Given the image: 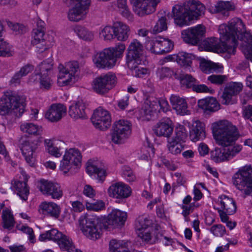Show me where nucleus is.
<instances>
[{"instance_id": "44", "label": "nucleus", "mask_w": 252, "mask_h": 252, "mask_svg": "<svg viewBox=\"0 0 252 252\" xmlns=\"http://www.w3.org/2000/svg\"><path fill=\"white\" fill-rule=\"evenodd\" d=\"M75 32L81 39L85 41H91L94 35L92 32L81 26H76L74 29Z\"/></svg>"}, {"instance_id": "37", "label": "nucleus", "mask_w": 252, "mask_h": 252, "mask_svg": "<svg viewBox=\"0 0 252 252\" xmlns=\"http://www.w3.org/2000/svg\"><path fill=\"white\" fill-rule=\"evenodd\" d=\"M114 36L118 40L125 41L128 38L130 30L126 25L121 22H117L114 26Z\"/></svg>"}, {"instance_id": "17", "label": "nucleus", "mask_w": 252, "mask_h": 252, "mask_svg": "<svg viewBox=\"0 0 252 252\" xmlns=\"http://www.w3.org/2000/svg\"><path fill=\"white\" fill-rule=\"evenodd\" d=\"M242 149L240 145H236L234 147L227 148L222 150L216 148L211 152V158L216 162H220L229 160L233 158Z\"/></svg>"}, {"instance_id": "55", "label": "nucleus", "mask_w": 252, "mask_h": 252, "mask_svg": "<svg viewBox=\"0 0 252 252\" xmlns=\"http://www.w3.org/2000/svg\"><path fill=\"white\" fill-rule=\"evenodd\" d=\"M53 63L51 59L44 61L38 65V69L42 75H45L52 69Z\"/></svg>"}, {"instance_id": "20", "label": "nucleus", "mask_w": 252, "mask_h": 252, "mask_svg": "<svg viewBox=\"0 0 252 252\" xmlns=\"http://www.w3.org/2000/svg\"><path fill=\"white\" fill-rule=\"evenodd\" d=\"M174 126L169 118H163L159 121L153 127L154 133L158 137H165L168 139L173 131Z\"/></svg>"}, {"instance_id": "59", "label": "nucleus", "mask_w": 252, "mask_h": 252, "mask_svg": "<svg viewBox=\"0 0 252 252\" xmlns=\"http://www.w3.org/2000/svg\"><path fill=\"white\" fill-rule=\"evenodd\" d=\"M52 80L47 75H42L39 81V87L42 90H47L51 88Z\"/></svg>"}, {"instance_id": "18", "label": "nucleus", "mask_w": 252, "mask_h": 252, "mask_svg": "<svg viewBox=\"0 0 252 252\" xmlns=\"http://www.w3.org/2000/svg\"><path fill=\"white\" fill-rule=\"evenodd\" d=\"M91 121L95 128L102 130L108 128L111 125V117L109 112L99 107L94 112Z\"/></svg>"}, {"instance_id": "25", "label": "nucleus", "mask_w": 252, "mask_h": 252, "mask_svg": "<svg viewBox=\"0 0 252 252\" xmlns=\"http://www.w3.org/2000/svg\"><path fill=\"white\" fill-rule=\"evenodd\" d=\"M86 171L90 176H94L99 181H103L106 176L104 166L98 161L89 160L86 163Z\"/></svg>"}, {"instance_id": "11", "label": "nucleus", "mask_w": 252, "mask_h": 252, "mask_svg": "<svg viewBox=\"0 0 252 252\" xmlns=\"http://www.w3.org/2000/svg\"><path fill=\"white\" fill-rule=\"evenodd\" d=\"M205 50L214 52H227L230 54H235V48L231 46L227 41L220 42V39L216 37L207 38L202 43Z\"/></svg>"}, {"instance_id": "1", "label": "nucleus", "mask_w": 252, "mask_h": 252, "mask_svg": "<svg viewBox=\"0 0 252 252\" xmlns=\"http://www.w3.org/2000/svg\"><path fill=\"white\" fill-rule=\"evenodd\" d=\"M219 31L226 41L233 46L236 52V47L240 45V49L247 42L248 36H252L247 32L246 25L243 20L239 18H234L228 23V25L221 24L219 26Z\"/></svg>"}, {"instance_id": "38", "label": "nucleus", "mask_w": 252, "mask_h": 252, "mask_svg": "<svg viewBox=\"0 0 252 252\" xmlns=\"http://www.w3.org/2000/svg\"><path fill=\"white\" fill-rule=\"evenodd\" d=\"M60 249L67 252H82L81 250L75 248L71 239L63 234V237L58 242Z\"/></svg>"}, {"instance_id": "3", "label": "nucleus", "mask_w": 252, "mask_h": 252, "mask_svg": "<svg viewBox=\"0 0 252 252\" xmlns=\"http://www.w3.org/2000/svg\"><path fill=\"white\" fill-rule=\"evenodd\" d=\"M26 106L24 98L12 92H6L0 98V114L21 117Z\"/></svg>"}, {"instance_id": "13", "label": "nucleus", "mask_w": 252, "mask_h": 252, "mask_svg": "<svg viewBox=\"0 0 252 252\" xmlns=\"http://www.w3.org/2000/svg\"><path fill=\"white\" fill-rule=\"evenodd\" d=\"M69 3L74 6L68 12V19L77 22L84 18L87 14L91 0H69Z\"/></svg>"}, {"instance_id": "42", "label": "nucleus", "mask_w": 252, "mask_h": 252, "mask_svg": "<svg viewBox=\"0 0 252 252\" xmlns=\"http://www.w3.org/2000/svg\"><path fill=\"white\" fill-rule=\"evenodd\" d=\"M110 252H131L128 247L127 243L112 240L109 243Z\"/></svg>"}, {"instance_id": "57", "label": "nucleus", "mask_w": 252, "mask_h": 252, "mask_svg": "<svg viewBox=\"0 0 252 252\" xmlns=\"http://www.w3.org/2000/svg\"><path fill=\"white\" fill-rule=\"evenodd\" d=\"M207 80L212 84L221 85L226 81L227 77L224 75L213 74L208 76Z\"/></svg>"}, {"instance_id": "19", "label": "nucleus", "mask_w": 252, "mask_h": 252, "mask_svg": "<svg viewBox=\"0 0 252 252\" xmlns=\"http://www.w3.org/2000/svg\"><path fill=\"white\" fill-rule=\"evenodd\" d=\"M39 189L43 194L50 196L54 199H59L63 195L60 185L57 183L41 180Z\"/></svg>"}, {"instance_id": "56", "label": "nucleus", "mask_w": 252, "mask_h": 252, "mask_svg": "<svg viewBox=\"0 0 252 252\" xmlns=\"http://www.w3.org/2000/svg\"><path fill=\"white\" fill-rule=\"evenodd\" d=\"M114 33V26L113 27L106 26L100 32V35L101 37H103L104 40H110L113 38Z\"/></svg>"}, {"instance_id": "10", "label": "nucleus", "mask_w": 252, "mask_h": 252, "mask_svg": "<svg viewBox=\"0 0 252 252\" xmlns=\"http://www.w3.org/2000/svg\"><path fill=\"white\" fill-rule=\"evenodd\" d=\"M81 159L80 152L77 149L71 148L65 152L61 161L60 169L64 174L71 172L72 168H77L78 164L81 163Z\"/></svg>"}, {"instance_id": "60", "label": "nucleus", "mask_w": 252, "mask_h": 252, "mask_svg": "<svg viewBox=\"0 0 252 252\" xmlns=\"http://www.w3.org/2000/svg\"><path fill=\"white\" fill-rule=\"evenodd\" d=\"M210 231L216 236L221 237L225 233V228L221 224H215L210 228Z\"/></svg>"}, {"instance_id": "52", "label": "nucleus", "mask_w": 252, "mask_h": 252, "mask_svg": "<svg viewBox=\"0 0 252 252\" xmlns=\"http://www.w3.org/2000/svg\"><path fill=\"white\" fill-rule=\"evenodd\" d=\"M187 138V130L184 126H179L175 129V136L171 138H174L179 142H185Z\"/></svg>"}, {"instance_id": "39", "label": "nucleus", "mask_w": 252, "mask_h": 252, "mask_svg": "<svg viewBox=\"0 0 252 252\" xmlns=\"http://www.w3.org/2000/svg\"><path fill=\"white\" fill-rule=\"evenodd\" d=\"M59 144L56 145L50 139H45L44 140L46 149L48 153L56 158L60 157L62 156V153L61 152V147L60 145H63L64 144L62 141H59Z\"/></svg>"}, {"instance_id": "15", "label": "nucleus", "mask_w": 252, "mask_h": 252, "mask_svg": "<svg viewBox=\"0 0 252 252\" xmlns=\"http://www.w3.org/2000/svg\"><path fill=\"white\" fill-rule=\"evenodd\" d=\"M205 32V27L202 25H198L183 31L182 36L185 42L195 45L202 40Z\"/></svg>"}, {"instance_id": "36", "label": "nucleus", "mask_w": 252, "mask_h": 252, "mask_svg": "<svg viewBox=\"0 0 252 252\" xmlns=\"http://www.w3.org/2000/svg\"><path fill=\"white\" fill-rule=\"evenodd\" d=\"M220 209L224 211L229 215L233 214L236 211V205L235 201L231 198L226 196L220 197Z\"/></svg>"}, {"instance_id": "2", "label": "nucleus", "mask_w": 252, "mask_h": 252, "mask_svg": "<svg viewBox=\"0 0 252 252\" xmlns=\"http://www.w3.org/2000/svg\"><path fill=\"white\" fill-rule=\"evenodd\" d=\"M205 6L197 0H189L183 5H176L172 12L176 24L180 27L189 25L191 21L197 19L203 13Z\"/></svg>"}, {"instance_id": "40", "label": "nucleus", "mask_w": 252, "mask_h": 252, "mask_svg": "<svg viewBox=\"0 0 252 252\" xmlns=\"http://www.w3.org/2000/svg\"><path fill=\"white\" fill-rule=\"evenodd\" d=\"M20 129L24 133L31 135L41 134L42 127L32 123H24L21 125Z\"/></svg>"}, {"instance_id": "27", "label": "nucleus", "mask_w": 252, "mask_h": 252, "mask_svg": "<svg viewBox=\"0 0 252 252\" xmlns=\"http://www.w3.org/2000/svg\"><path fill=\"white\" fill-rule=\"evenodd\" d=\"M66 108L62 104H53L46 113L45 117L52 122L60 120L65 114Z\"/></svg>"}, {"instance_id": "53", "label": "nucleus", "mask_w": 252, "mask_h": 252, "mask_svg": "<svg viewBox=\"0 0 252 252\" xmlns=\"http://www.w3.org/2000/svg\"><path fill=\"white\" fill-rule=\"evenodd\" d=\"M167 29V23L166 18L161 17L157 21L153 29V32L155 34L165 31Z\"/></svg>"}, {"instance_id": "51", "label": "nucleus", "mask_w": 252, "mask_h": 252, "mask_svg": "<svg viewBox=\"0 0 252 252\" xmlns=\"http://www.w3.org/2000/svg\"><path fill=\"white\" fill-rule=\"evenodd\" d=\"M85 205L88 210L99 211L104 209V203L102 201L92 200L89 202L88 200L85 201Z\"/></svg>"}, {"instance_id": "7", "label": "nucleus", "mask_w": 252, "mask_h": 252, "mask_svg": "<svg viewBox=\"0 0 252 252\" xmlns=\"http://www.w3.org/2000/svg\"><path fill=\"white\" fill-rule=\"evenodd\" d=\"M143 47L137 39L130 43L127 49L126 63L130 69H136L137 66L143 63Z\"/></svg>"}, {"instance_id": "35", "label": "nucleus", "mask_w": 252, "mask_h": 252, "mask_svg": "<svg viewBox=\"0 0 252 252\" xmlns=\"http://www.w3.org/2000/svg\"><path fill=\"white\" fill-rule=\"evenodd\" d=\"M200 68L204 73L206 74L220 73L223 70V66L221 64L205 60L200 62Z\"/></svg>"}, {"instance_id": "6", "label": "nucleus", "mask_w": 252, "mask_h": 252, "mask_svg": "<svg viewBox=\"0 0 252 252\" xmlns=\"http://www.w3.org/2000/svg\"><path fill=\"white\" fill-rule=\"evenodd\" d=\"M57 83L59 86L73 84L79 79L80 65L77 61H70L58 66Z\"/></svg>"}, {"instance_id": "50", "label": "nucleus", "mask_w": 252, "mask_h": 252, "mask_svg": "<svg viewBox=\"0 0 252 252\" xmlns=\"http://www.w3.org/2000/svg\"><path fill=\"white\" fill-rule=\"evenodd\" d=\"M181 85L187 88H192L194 83H197V80L190 74H182L180 77Z\"/></svg>"}, {"instance_id": "62", "label": "nucleus", "mask_w": 252, "mask_h": 252, "mask_svg": "<svg viewBox=\"0 0 252 252\" xmlns=\"http://www.w3.org/2000/svg\"><path fill=\"white\" fill-rule=\"evenodd\" d=\"M110 49H113L115 57L118 60L122 57V54L125 50L126 46L123 43H118L115 47L109 48Z\"/></svg>"}, {"instance_id": "43", "label": "nucleus", "mask_w": 252, "mask_h": 252, "mask_svg": "<svg viewBox=\"0 0 252 252\" xmlns=\"http://www.w3.org/2000/svg\"><path fill=\"white\" fill-rule=\"evenodd\" d=\"M2 224L3 228L11 231L15 225L13 215L9 211H3L2 214Z\"/></svg>"}, {"instance_id": "8", "label": "nucleus", "mask_w": 252, "mask_h": 252, "mask_svg": "<svg viewBox=\"0 0 252 252\" xmlns=\"http://www.w3.org/2000/svg\"><path fill=\"white\" fill-rule=\"evenodd\" d=\"M99 219L94 216L87 215L80 220L83 225L82 232L90 239L95 240L101 236V226Z\"/></svg>"}, {"instance_id": "23", "label": "nucleus", "mask_w": 252, "mask_h": 252, "mask_svg": "<svg viewBox=\"0 0 252 252\" xmlns=\"http://www.w3.org/2000/svg\"><path fill=\"white\" fill-rule=\"evenodd\" d=\"M131 192L130 188L127 185L118 182L112 184L108 189V193L110 197L123 199L130 196Z\"/></svg>"}, {"instance_id": "54", "label": "nucleus", "mask_w": 252, "mask_h": 252, "mask_svg": "<svg viewBox=\"0 0 252 252\" xmlns=\"http://www.w3.org/2000/svg\"><path fill=\"white\" fill-rule=\"evenodd\" d=\"M247 42L240 49L245 55L247 59L252 62V36H248Z\"/></svg>"}, {"instance_id": "64", "label": "nucleus", "mask_w": 252, "mask_h": 252, "mask_svg": "<svg viewBox=\"0 0 252 252\" xmlns=\"http://www.w3.org/2000/svg\"><path fill=\"white\" fill-rule=\"evenodd\" d=\"M19 229L29 235V239L31 243H34L35 242V236L33 234V231L32 228L29 226H22Z\"/></svg>"}, {"instance_id": "14", "label": "nucleus", "mask_w": 252, "mask_h": 252, "mask_svg": "<svg viewBox=\"0 0 252 252\" xmlns=\"http://www.w3.org/2000/svg\"><path fill=\"white\" fill-rule=\"evenodd\" d=\"M116 83V76L111 73L101 75L94 81L93 88L99 94H104L112 89Z\"/></svg>"}, {"instance_id": "58", "label": "nucleus", "mask_w": 252, "mask_h": 252, "mask_svg": "<svg viewBox=\"0 0 252 252\" xmlns=\"http://www.w3.org/2000/svg\"><path fill=\"white\" fill-rule=\"evenodd\" d=\"M44 35V32L42 30L39 29L33 30L31 43L45 40Z\"/></svg>"}, {"instance_id": "45", "label": "nucleus", "mask_w": 252, "mask_h": 252, "mask_svg": "<svg viewBox=\"0 0 252 252\" xmlns=\"http://www.w3.org/2000/svg\"><path fill=\"white\" fill-rule=\"evenodd\" d=\"M177 63L183 66H189L192 63V60L195 57L191 54L186 52H179L177 54Z\"/></svg>"}, {"instance_id": "24", "label": "nucleus", "mask_w": 252, "mask_h": 252, "mask_svg": "<svg viewBox=\"0 0 252 252\" xmlns=\"http://www.w3.org/2000/svg\"><path fill=\"white\" fill-rule=\"evenodd\" d=\"M243 85L238 82H231L225 87L220 96L221 102L223 104H228L233 96L237 95L242 90Z\"/></svg>"}, {"instance_id": "28", "label": "nucleus", "mask_w": 252, "mask_h": 252, "mask_svg": "<svg viewBox=\"0 0 252 252\" xmlns=\"http://www.w3.org/2000/svg\"><path fill=\"white\" fill-rule=\"evenodd\" d=\"M127 218L126 212L118 209H114L108 215L106 223L108 225H112L114 227L123 225Z\"/></svg>"}, {"instance_id": "21", "label": "nucleus", "mask_w": 252, "mask_h": 252, "mask_svg": "<svg viewBox=\"0 0 252 252\" xmlns=\"http://www.w3.org/2000/svg\"><path fill=\"white\" fill-rule=\"evenodd\" d=\"M152 224V220L148 217L141 216L136 220L135 227L138 236L142 240L149 242L151 239V235L148 227Z\"/></svg>"}, {"instance_id": "16", "label": "nucleus", "mask_w": 252, "mask_h": 252, "mask_svg": "<svg viewBox=\"0 0 252 252\" xmlns=\"http://www.w3.org/2000/svg\"><path fill=\"white\" fill-rule=\"evenodd\" d=\"M146 47L153 53L162 54L170 52L173 48V44L169 39L158 37L147 42Z\"/></svg>"}, {"instance_id": "5", "label": "nucleus", "mask_w": 252, "mask_h": 252, "mask_svg": "<svg viewBox=\"0 0 252 252\" xmlns=\"http://www.w3.org/2000/svg\"><path fill=\"white\" fill-rule=\"evenodd\" d=\"M232 183L245 196H252V166L240 167L232 177Z\"/></svg>"}, {"instance_id": "32", "label": "nucleus", "mask_w": 252, "mask_h": 252, "mask_svg": "<svg viewBox=\"0 0 252 252\" xmlns=\"http://www.w3.org/2000/svg\"><path fill=\"white\" fill-rule=\"evenodd\" d=\"M206 137L204 124L199 121H195L189 131V138L194 142L202 140Z\"/></svg>"}, {"instance_id": "48", "label": "nucleus", "mask_w": 252, "mask_h": 252, "mask_svg": "<svg viewBox=\"0 0 252 252\" xmlns=\"http://www.w3.org/2000/svg\"><path fill=\"white\" fill-rule=\"evenodd\" d=\"M13 47L2 39H0V57H9L13 55Z\"/></svg>"}, {"instance_id": "9", "label": "nucleus", "mask_w": 252, "mask_h": 252, "mask_svg": "<svg viewBox=\"0 0 252 252\" xmlns=\"http://www.w3.org/2000/svg\"><path fill=\"white\" fill-rule=\"evenodd\" d=\"M131 133V124L126 120H120L113 126L111 140L116 144H121L128 138Z\"/></svg>"}, {"instance_id": "47", "label": "nucleus", "mask_w": 252, "mask_h": 252, "mask_svg": "<svg viewBox=\"0 0 252 252\" xmlns=\"http://www.w3.org/2000/svg\"><path fill=\"white\" fill-rule=\"evenodd\" d=\"M167 147L169 151L174 155L181 153L183 148L181 143L176 140L174 138L168 139Z\"/></svg>"}, {"instance_id": "30", "label": "nucleus", "mask_w": 252, "mask_h": 252, "mask_svg": "<svg viewBox=\"0 0 252 252\" xmlns=\"http://www.w3.org/2000/svg\"><path fill=\"white\" fill-rule=\"evenodd\" d=\"M86 105L82 99L73 102L69 107V116L74 119H84L86 117L85 113Z\"/></svg>"}, {"instance_id": "61", "label": "nucleus", "mask_w": 252, "mask_h": 252, "mask_svg": "<svg viewBox=\"0 0 252 252\" xmlns=\"http://www.w3.org/2000/svg\"><path fill=\"white\" fill-rule=\"evenodd\" d=\"M123 175L124 177L128 182H134L136 180V177L131 169L129 167H125L123 169Z\"/></svg>"}, {"instance_id": "46", "label": "nucleus", "mask_w": 252, "mask_h": 252, "mask_svg": "<svg viewBox=\"0 0 252 252\" xmlns=\"http://www.w3.org/2000/svg\"><path fill=\"white\" fill-rule=\"evenodd\" d=\"M234 9V5L230 1H220L215 5L214 11L217 13H221L224 16H227L228 11Z\"/></svg>"}, {"instance_id": "49", "label": "nucleus", "mask_w": 252, "mask_h": 252, "mask_svg": "<svg viewBox=\"0 0 252 252\" xmlns=\"http://www.w3.org/2000/svg\"><path fill=\"white\" fill-rule=\"evenodd\" d=\"M174 74L175 72L172 68L165 66L158 67L156 71V75L160 80L171 77Z\"/></svg>"}, {"instance_id": "31", "label": "nucleus", "mask_w": 252, "mask_h": 252, "mask_svg": "<svg viewBox=\"0 0 252 252\" xmlns=\"http://www.w3.org/2000/svg\"><path fill=\"white\" fill-rule=\"evenodd\" d=\"M170 99L173 109L177 114L181 115L190 114L187 102L185 99L177 95H172Z\"/></svg>"}, {"instance_id": "34", "label": "nucleus", "mask_w": 252, "mask_h": 252, "mask_svg": "<svg viewBox=\"0 0 252 252\" xmlns=\"http://www.w3.org/2000/svg\"><path fill=\"white\" fill-rule=\"evenodd\" d=\"M11 188L16 191L17 195L21 199L25 201L28 199L29 189L26 181H12Z\"/></svg>"}, {"instance_id": "63", "label": "nucleus", "mask_w": 252, "mask_h": 252, "mask_svg": "<svg viewBox=\"0 0 252 252\" xmlns=\"http://www.w3.org/2000/svg\"><path fill=\"white\" fill-rule=\"evenodd\" d=\"M36 49V52L41 53L45 51L48 48L45 40H41V41L31 43Z\"/></svg>"}, {"instance_id": "33", "label": "nucleus", "mask_w": 252, "mask_h": 252, "mask_svg": "<svg viewBox=\"0 0 252 252\" xmlns=\"http://www.w3.org/2000/svg\"><path fill=\"white\" fill-rule=\"evenodd\" d=\"M40 209L42 210V213L45 215H47L55 219L59 218L61 209L59 205L52 202H44L42 203L39 206Z\"/></svg>"}, {"instance_id": "4", "label": "nucleus", "mask_w": 252, "mask_h": 252, "mask_svg": "<svg viewBox=\"0 0 252 252\" xmlns=\"http://www.w3.org/2000/svg\"><path fill=\"white\" fill-rule=\"evenodd\" d=\"M239 135L237 127L229 121L223 120L218 123L215 137L219 145L227 148L234 147L233 145Z\"/></svg>"}, {"instance_id": "22", "label": "nucleus", "mask_w": 252, "mask_h": 252, "mask_svg": "<svg viewBox=\"0 0 252 252\" xmlns=\"http://www.w3.org/2000/svg\"><path fill=\"white\" fill-rule=\"evenodd\" d=\"M133 11L138 16L143 17L150 14L156 7L149 0H130Z\"/></svg>"}, {"instance_id": "12", "label": "nucleus", "mask_w": 252, "mask_h": 252, "mask_svg": "<svg viewBox=\"0 0 252 252\" xmlns=\"http://www.w3.org/2000/svg\"><path fill=\"white\" fill-rule=\"evenodd\" d=\"M113 54V49L109 48L104 49L94 55L93 62L98 68H111L116 65L117 61Z\"/></svg>"}, {"instance_id": "26", "label": "nucleus", "mask_w": 252, "mask_h": 252, "mask_svg": "<svg viewBox=\"0 0 252 252\" xmlns=\"http://www.w3.org/2000/svg\"><path fill=\"white\" fill-rule=\"evenodd\" d=\"M37 142L30 140H25L21 143V150L26 161L31 166L34 164L33 154L37 148Z\"/></svg>"}, {"instance_id": "29", "label": "nucleus", "mask_w": 252, "mask_h": 252, "mask_svg": "<svg viewBox=\"0 0 252 252\" xmlns=\"http://www.w3.org/2000/svg\"><path fill=\"white\" fill-rule=\"evenodd\" d=\"M198 106L207 114L215 112L220 109V105L217 99L209 97L198 101Z\"/></svg>"}, {"instance_id": "41", "label": "nucleus", "mask_w": 252, "mask_h": 252, "mask_svg": "<svg viewBox=\"0 0 252 252\" xmlns=\"http://www.w3.org/2000/svg\"><path fill=\"white\" fill-rule=\"evenodd\" d=\"M63 234L56 229H52L40 234L39 240L44 241L47 240H53L58 243V241L63 237Z\"/></svg>"}]
</instances>
